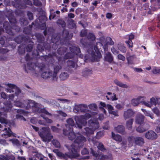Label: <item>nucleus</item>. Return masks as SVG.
Instances as JSON below:
<instances>
[{
    "instance_id": "f257e3e1",
    "label": "nucleus",
    "mask_w": 160,
    "mask_h": 160,
    "mask_svg": "<svg viewBox=\"0 0 160 160\" xmlns=\"http://www.w3.org/2000/svg\"><path fill=\"white\" fill-rule=\"evenodd\" d=\"M100 42H97L96 46L94 47V49L96 51L102 49H103L105 51H107L109 45H112L114 44V42L109 37L105 38L102 37L100 38Z\"/></svg>"
},
{
    "instance_id": "f03ea898",
    "label": "nucleus",
    "mask_w": 160,
    "mask_h": 160,
    "mask_svg": "<svg viewBox=\"0 0 160 160\" xmlns=\"http://www.w3.org/2000/svg\"><path fill=\"white\" fill-rule=\"evenodd\" d=\"M86 141V139L84 136L81 135H78L73 143L69 147V149L73 150V151H76L78 154H79V149L83 147L84 143Z\"/></svg>"
},
{
    "instance_id": "7ed1b4c3",
    "label": "nucleus",
    "mask_w": 160,
    "mask_h": 160,
    "mask_svg": "<svg viewBox=\"0 0 160 160\" xmlns=\"http://www.w3.org/2000/svg\"><path fill=\"white\" fill-rule=\"evenodd\" d=\"M65 146L68 149L69 152L68 153H66L65 154H64L60 152L58 149H54L53 151L60 158L66 160L68 158H72L77 157L79 156V154H78L77 151H73V150L69 149V147L67 145H65Z\"/></svg>"
},
{
    "instance_id": "20e7f679",
    "label": "nucleus",
    "mask_w": 160,
    "mask_h": 160,
    "mask_svg": "<svg viewBox=\"0 0 160 160\" xmlns=\"http://www.w3.org/2000/svg\"><path fill=\"white\" fill-rule=\"evenodd\" d=\"M92 117L91 115L89 113H87L84 115L79 116H76L74 117V119L77 127L80 129L82 128L87 124V120Z\"/></svg>"
},
{
    "instance_id": "39448f33",
    "label": "nucleus",
    "mask_w": 160,
    "mask_h": 160,
    "mask_svg": "<svg viewBox=\"0 0 160 160\" xmlns=\"http://www.w3.org/2000/svg\"><path fill=\"white\" fill-rule=\"evenodd\" d=\"M42 131L38 132L39 136L42 140L45 142H49L53 138V136L51 133V130L49 127L42 128Z\"/></svg>"
},
{
    "instance_id": "423d86ee",
    "label": "nucleus",
    "mask_w": 160,
    "mask_h": 160,
    "mask_svg": "<svg viewBox=\"0 0 160 160\" xmlns=\"http://www.w3.org/2000/svg\"><path fill=\"white\" fill-rule=\"evenodd\" d=\"M73 111L76 113H79L80 112L84 113H89L91 115H94L97 114L95 112H92L91 111L88 109V106L85 104H75L73 108Z\"/></svg>"
},
{
    "instance_id": "0eeeda50",
    "label": "nucleus",
    "mask_w": 160,
    "mask_h": 160,
    "mask_svg": "<svg viewBox=\"0 0 160 160\" xmlns=\"http://www.w3.org/2000/svg\"><path fill=\"white\" fill-rule=\"evenodd\" d=\"M5 85L8 87V88L5 89L6 91L8 92H14L13 90L14 89L15 90V93L17 96H18L21 92V91L19 88L14 84L8 83L6 84Z\"/></svg>"
},
{
    "instance_id": "6e6552de",
    "label": "nucleus",
    "mask_w": 160,
    "mask_h": 160,
    "mask_svg": "<svg viewBox=\"0 0 160 160\" xmlns=\"http://www.w3.org/2000/svg\"><path fill=\"white\" fill-rule=\"evenodd\" d=\"M135 114V112L132 109H129L124 112L123 117L125 120L129 118L133 117Z\"/></svg>"
},
{
    "instance_id": "1a4fd4ad",
    "label": "nucleus",
    "mask_w": 160,
    "mask_h": 160,
    "mask_svg": "<svg viewBox=\"0 0 160 160\" xmlns=\"http://www.w3.org/2000/svg\"><path fill=\"white\" fill-rule=\"evenodd\" d=\"M63 134L65 136H67L68 139L71 140H73L77 136L72 131V129L68 130L67 129H64Z\"/></svg>"
},
{
    "instance_id": "9d476101",
    "label": "nucleus",
    "mask_w": 160,
    "mask_h": 160,
    "mask_svg": "<svg viewBox=\"0 0 160 160\" xmlns=\"http://www.w3.org/2000/svg\"><path fill=\"white\" fill-rule=\"evenodd\" d=\"M145 137L148 139L153 140L156 139L158 136L157 134L153 131L149 130L145 133Z\"/></svg>"
},
{
    "instance_id": "9b49d317",
    "label": "nucleus",
    "mask_w": 160,
    "mask_h": 160,
    "mask_svg": "<svg viewBox=\"0 0 160 160\" xmlns=\"http://www.w3.org/2000/svg\"><path fill=\"white\" fill-rule=\"evenodd\" d=\"M145 98L144 96H139L136 98L132 99L131 101V104L133 106H137L141 102L142 100H144Z\"/></svg>"
},
{
    "instance_id": "f8f14e48",
    "label": "nucleus",
    "mask_w": 160,
    "mask_h": 160,
    "mask_svg": "<svg viewBox=\"0 0 160 160\" xmlns=\"http://www.w3.org/2000/svg\"><path fill=\"white\" fill-rule=\"evenodd\" d=\"M91 153L94 157L95 160H105V155L101 153L97 154L91 148Z\"/></svg>"
},
{
    "instance_id": "ddd939ff",
    "label": "nucleus",
    "mask_w": 160,
    "mask_h": 160,
    "mask_svg": "<svg viewBox=\"0 0 160 160\" xmlns=\"http://www.w3.org/2000/svg\"><path fill=\"white\" fill-rule=\"evenodd\" d=\"M36 67L35 63L29 62L27 63L26 66H25L24 69L28 73L30 71L34 70Z\"/></svg>"
},
{
    "instance_id": "4468645a",
    "label": "nucleus",
    "mask_w": 160,
    "mask_h": 160,
    "mask_svg": "<svg viewBox=\"0 0 160 160\" xmlns=\"http://www.w3.org/2000/svg\"><path fill=\"white\" fill-rule=\"evenodd\" d=\"M52 71L49 70L43 71L41 75V77L45 79H48L52 77Z\"/></svg>"
},
{
    "instance_id": "2eb2a0df",
    "label": "nucleus",
    "mask_w": 160,
    "mask_h": 160,
    "mask_svg": "<svg viewBox=\"0 0 160 160\" xmlns=\"http://www.w3.org/2000/svg\"><path fill=\"white\" fill-rule=\"evenodd\" d=\"M61 69V67L60 65H56L54 67L53 73L52 75V80L56 81L58 78L57 73L59 70Z\"/></svg>"
},
{
    "instance_id": "dca6fc26",
    "label": "nucleus",
    "mask_w": 160,
    "mask_h": 160,
    "mask_svg": "<svg viewBox=\"0 0 160 160\" xmlns=\"http://www.w3.org/2000/svg\"><path fill=\"white\" fill-rule=\"evenodd\" d=\"M145 117L142 114H139L137 115L135 118V122L138 124H142L144 121Z\"/></svg>"
},
{
    "instance_id": "f3484780",
    "label": "nucleus",
    "mask_w": 160,
    "mask_h": 160,
    "mask_svg": "<svg viewBox=\"0 0 160 160\" xmlns=\"http://www.w3.org/2000/svg\"><path fill=\"white\" fill-rule=\"evenodd\" d=\"M47 18L46 16H42L39 17V18L38 19H37L36 20V23L40 25V23H39V22L40 23H42V25L43 27L44 28H43L45 27L46 24L45 23V22Z\"/></svg>"
},
{
    "instance_id": "a211bd4d",
    "label": "nucleus",
    "mask_w": 160,
    "mask_h": 160,
    "mask_svg": "<svg viewBox=\"0 0 160 160\" xmlns=\"http://www.w3.org/2000/svg\"><path fill=\"white\" fill-rule=\"evenodd\" d=\"M88 123L90 124V127L94 130L99 127L98 123L96 120L90 119L88 121Z\"/></svg>"
},
{
    "instance_id": "6ab92c4d",
    "label": "nucleus",
    "mask_w": 160,
    "mask_h": 160,
    "mask_svg": "<svg viewBox=\"0 0 160 160\" xmlns=\"http://www.w3.org/2000/svg\"><path fill=\"white\" fill-rule=\"evenodd\" d=\"M67 124H66V126L67 128L66 129H68V130L72 129L71 128L74 126L75 125L74 122L72 118H69L66 120Z\"/></svg>"
},
{
    "instance_id": "aec40b11",
    "label": "nucleus",
    "mask_w": 160,
    "mask_h": 160,
    "mask_svg": "<svg viewBox=\"0 0 160 160\" xmlns=\"http://www.w3.org/2000/svg\"><path fill=\"white\" fill-rule=\"evenodd\" d=\"M34 106H33V108H35L37 109H38V110H39V112H42L44 113L47 115L51 116V114L49 113L47 111L45 110V109H40V105L38 103H36L35 102Z\"/></svg>"
},
{
    "instance_id": "412c9836",
    "label": "nucleus",
    "mask_w": 160,
    "mask_h": 160,
    "mask_svg": "<svg viewBox=\"0 0 160 160\" xmlns=\"http://www.w3.org/2000/svg\"><path fill=\"white\" fill-rule=\"evenodd\" d=\"M24 103H25L26 105H25L26 108L28 109L31 108H33L34 104L35 102L32 100H27L24 101Z\"/></svg>"
},
{
    "instance_id": "4be33fe9",
    "label": "nucleus",
    "mask_w": 160,
    "mask_h": 160,
    "mask_svg": "<svg viewBox=\"0 0 160 160\" xmlns=\"http://www.w3.org/2000/svg\"><path fill=\"white\" fill-rule=\"evenodd\" d=\"M115 129L117 132L123 134L125 133V128L123 125H119L115 128Z\"/></svg>"
},
{
    "instance_id": "5701e85b",
    "label": "nucleus",
    "mask_w": 160,
    "mask_h": 160,
    "mask_svg": "<svg viewBox=\"0 0 160 160\" xmlns=\"http://www.w3.org/2000/svg\"><path fill=\"white\" fill-rule=\"evenodd\" d=\"M144 143V139L139 137H135V145L142 146Z\"/></svg>"
},
{
    "instance_id": "b1692460",
    "label": "nucleus",
    "mask_w": 160,
    "mask_h": 160,
    "mask_svg": "<svg viewBox=\"0 0 160 160\" xmlns=\"http://www.w3.org/2000/svg\"><path fill=\"white\" fill-rule=\"evenodd\" d=\"M107 108L108 109L109 112L116 116H118V112L117 111H114L113 107L109 104L107 105Z\"/></svg>"
},
{
    "instance_id": "393cba45",
    "label": "nucleus",
    "mask_w": 160,
    "mask_h": 160,
    "mask_svg": "<svg viewBox=\"0 0 160 160\" xmlns=\"http://www.w3.org/2000/svg\"><path fill=\"white\" fill-rule=\"evenodd\" d=\"M69 77L68 73L66 71L62 72L59 76V78L60 80L63 81L67 79Z\"/></svg>"
},
{
    "instance_id": "a878e982",
    "label": "nucleus",
    "mask_w": 160,
    "mask_h": 160,
    "mask_svg": "<svg viewBox=\"0 0 160 160\" xmlns=\"http://www.w3.org/2000/svg\"><path fill=\"white\" fill-rule=\"evenodd\" d=\"M3 27L7 33L9 34H12V28L10 26L8 22H4L3 23Z\"/></svg>"
},
{
    "instance_id": "bb28decb",
    "label": "nucleus",
    "mask_w": 160,
    "mask_h": 160,
    "mask_svg": "<svg viewBox=\"0 0 160 160\" xmlns=\"http://www.w3.org/2000/svg\"><path fill=\"white\" fill-rule=\"evenodd\" d=\"M15 158V157L12 155L10 156L0 155V160H14Z\"/></svg>"
},
{
    "instance_id": "cd10ccee",
    "label": "nucleus",
    "mask_w": 160,
    "mask_h": 160,
    "mask_svg": "<svg viewBox=\"0 0 160 160\" xmlns=\"http://www.w3.org/2000/svg\"><path fill=\"white\" fill-rule=\"evenodd\" d=\"M104 59L106 61L111 63L113 61V58L111 53L108 52L105 54Z\"/></svg>"
},
{
    "instance_id": "c85d7f7f",
    "label": "nucleus",
    "mask_w": 160,
    "mask_h": 160,
    "mask_svg": "<svg viewBox=\"0 0 160 160\" xmlns=\"http://www.w3.org/2000/svg\"><path fill=\"white\" fill-rule=\"evenodd\" d=\"M114 82L116 85L121 88H128L129 87V86L127 84H124L117 79H115L114 80Z\"/></svg>"
},
{
    "instance_id": "c756f323",
    "label": "nucleus",
    "mask_w": 160,
    "mask_h": 160,
    "mask_svg": "<svg viewBox=\"0 0 160 160\" xmlns=\"http://www.w3.org/2000/svg\"><path fill=\"white\" fill-rule=\"evenodd\" d=\"M85 133L87 136H90L91 134H93L94 130L91 127H86L84 128Z\"/></svg>"
},
{
    "instance_id": "7c9ffc66",
    "label": "nucleus",
    "mask_w": 160,
    "mask_h": 160,
    "mask_svg": "<svg viewBox=\"0 0 160 160\" xmlns=\"http://www.w3.org/2000/svg\"><path fill=\"white\" fill-rule=\"evenodd\" d=\"M92 73V70L88 68H85L83 70L82 76L84 77H87Z\"/></svg>"
},
{
    "instance_id": "2f4dec72",
    "label": "nucleus",
    "mask_w": 160,
    "mask_h": 160,
    "mask_svg": "<svg viewBox=\"0 0 160 160\" xmlns=\"http://www.w3.org/2000/svg\"><path fill=\"white\" fill-rule=\"evenodd\" d=\"M112 136L113 139L117 141L121 142L122 140L121 136L118 134H115L112 132Z\"/></svg>"
},
{
    "instance_id": "473e14b6",
    "label": "nucleus",
    "mask_w": 160,
    "mask_h": 160,
    "mask_svg": "<svg viewBox=\"0 0 160 160\" xmlns=\"http://www.w3.org/2000/svg\"><path fill=\"white\" fill-rule=\"evenodd\" d=\"M12 106L10 102H9L5 103L3 107V108L5 112H9L11 111Z\"/></svg>"
},
{
    "instance_id": "72a5a7b5",
    "label": "nucleus",
    "mask_w": 160,
    "mask_h": 160,
    "mask_svg": "<svg viewBox=\"0 0 160 160\" xmlns=\"http://www.w3.org/2000/svg\"><path fill=\"white\" fill-rule=\"evenodd\" d=\"M133 121V119H130L127 121L126 123V128L128 130H131L132 128V124Z\"/></svg>"
},
{
    "instance_id": "f704fd0d",
    "label": "nucleus",
    "mask_w": 160,
    "mask_h": 160,
    "mask_svg": "<svg viewBox=\"0 0 160 160\" xmlns=\"http://www.w3.org/2000/svg\"><path fill=\"white\" fill-rule=\"evenodd\" d=\"M134 55L129 56V53H127V60L128 64L129 65L133 64L132 61L135 57Z\"/></svg>"
},
{
    "instance_id": "c9c22d12",
    "label": "nucleus",
    "mask_w": 160,
    "mask_h": 160,
    "mask_svg": "<svg viewBox=\"0 0 160 160\" xmlns=\"http://www.w3.org/2000/svg\"><path fill=\"white\" fill-rule=\"evenodd\" d=\"M71 52L77 55L80 52V48L76 47H72V48H70Z\"/></svg>"
},
{
    "instance_id": "e433bc0d",
    "label": "nucleus",
    "mask_w": 160,
    "mask_h": 160,
    "mask_svg": "<svg viewBox=\"0 0 160 160\" xmlns=\"http://www.w3.org/2000/svg\"><path fill=\"white\" fill-rule=\"evenodd\" d=\"M6 131V132H5V133L2 135V136L4 135L5 136H7L8 137H10L11 136L12 133V132L9 128H8V130H7V128H5L3 130V131Z\"/></svg>"
},
{
    "instance_id": "4c0bfd02",
    "label": "nucleus",
    "mask_w": 160,
    "mask_h": 160,
    "mask_svg": "<svg viewBox=\"0 0 160 160\" xmlns=\"http://www.w3.org/2000/svg\"><path fill=\"white\" fill-rule=\"evenodd\" d=\"M96 145L98 149L102 151H104L106 149L104 147L103 145L101 142H97L96 143Z\"/></svg>"
},
{
    "instance_id": "58836bf2",
    "label": "nucleus",
    "mask_w": 160,
    "mask_h": 160,
    "mask_svg": "<svg viewBox=\"0 0 160 160\" xmlns=\"http://www.w3.org/2000/svg\"><path fill=\"white\" fill-rule=\"evenodd\" d=\"M142 110L144 114L146 116L150 117V118L152 119L154 118V117L152 113H150L149 112L143 109H142Z\"/></svg>"
},
{
    "instance_id": "ea45409f",
    "label": "nucleus",
    "mask_w": 160,
    "mask_h": 160,
    "mask_svg": "<svg viewBox=\"0 0 160 160\" xmlns=\"http://www.w3.org/2000/svg\"><path fill=\"white\" fill-rule=\"evenodd\" d=\"M0 122L2 124H4L5 127H6L7 125L9 124V122L8 120L2 117H0Z\"/></svg>"
},
{
    "instance_id": "a19ab883",
    "label": "nucleus",
    "mask_w": 160,
    "mask_h": 160,
    "mask_svg": "<svg viewBox=\"0 0 160 160\" xmlns=\"http://www.w3.org/2000/svg\"><path fill=\"white\" fill-rule=\"evenodd\" d=\"M9 141H11L12 144L17 146H19L21 145V143L16 138H14L10 139Z\"/></svg>"
},
{
    "instance_id": "79ce46f5",
    "label": "nucleus",
    "mask_w": 160,
    "mask_h": 160,
    "mask_svg": "<svg viewBox=\"0 0 160 160\" xmlns=\"http://www.w3.org/2000/svg\"><path fill=\"white\" fill-rule=\"evenodd\" d=\"M135 137L132 136L129 137L128 138V140L130 144L132 145L134 143H135Z\"/></svg>"
},
{
    "instance_id": "37998d69",
    "label": "nucleus",
    "mask_w": 160,
    "mask_h": 160,
    "mask_svg": "<svg viewBox=\"0 0 160 160\" xmlns=\"http://www.w3.org/2000/svg\"><path fill=\"white\" fill-rule=\"evenodd\" d=\"M52 144L57 148H60V144L59 142L56 139H53L52 141Z\"/></svg>"
},
{
    "instance_id": "c03bdc74",
    "label": "nucleus",
    "mask_w": 160,
    "mask_h": 160,
    "mask_svg": "<svg viewBox=\"0 0 160 160\" xmlns=\"http://www.w3.org/2000/svg\"><path fill=\"white\" fill-rule=\"evenodd\" d=\"M118 49L121 51L125 53L126 51V48L122 44H118Z\"/></svg>"
},
{
    "instance_id": "a18cd8bd",
    "label": "nucleus",
    "mask_w": 160,
    "mask_h": 160,
    "mask_svg": "<svg viewBox=\"0 0 160 160\" xmlns=\"http://www.w3.org/2000/svg\"><path fill=\"white\" fill-rule=\"evenodd\" d=\"M66 51V48L65 47H62L59 48L57 50V52L59 54L62 55Z\"/></svg>"
},
{
    "instance_id": "49530a36",
    "label": "nucleus",
    "mask_w": 160,
    "mask_h": 160,
    "mask_svg": "<svg viewBox=\"0 0 160 160\" xmlns=\"http://www.w3.org/2000/svg\"><path fill=\"white\" fill-rule=\"evenodd\" d=\"M20 22L21 25L22 26L27 25L28 23L27 20L23 18L20 19Z\"/></svg>"
},
{
    "instance_id": "de8ad7c7",
    "label": "nucleus",
    "mask_w": 160,
    "mask_h": 160,
    "mask_svg": "<svg viewBox=\"0 0 160 160\" xmlns=\"http://www.w3.org/2000/svg\"><path fill=\"white\" fill-rule=\"evenodd\" d=\"M88 107L90 110L93 111H95L97 108L96 104L95 103H92L89 105L88 106Z\"/></svg>"
},
{
    "instance_id": "09e8293b",
    "label": "nucleus",
    "mask_w": 160,
    "mask_h": 160,
    "mask_svg": "<svg viewBox=\"0 0 160 160\" xmlns=\"http://www.w3.org/2000/svg\"><path fill=\"white\" fill-rule=\"evenodd\" d=\"M57 23L59 26H61L62 27H64L66 26V24L64 21L62 19H59L57 22Z\"/></svg>"
},
{
    "instance_id": "8fccbe9b",
    "label": "nucleus",
    "mask_w": 160,
    "mask_h": 160,
    "mask_svg": "<svg viewBox=\"0 0 160 160\" xmlns=\"http://www.w3.org/2000/svg\"><path fill=\"white\" fill-rule=\"evenodd\" d=\"M68 66L70 68H74L75 66V63L71 60H68L67 62Z\"/></svg>"
},
{
    "instance_id": "3c124183",
    "label": "nucleus",
    "mask_w": 160,
    "mask_h": 160,
    "mask_svg": "<svg viewBox=\"0 0 160 160\" xmlns=\"http://www.w3.org/2000/svg\"><path fill=\"white\" fill-rule=\"evenodd\" d=\"M14 103L15 105L16 106L22 108L25 107L24 104V103H22V102H21L19 101H15L14 102Z\"/></svg>"
},
{
    "instance_id": "603ef678",
    "label": "nucleus",
    "mask_w": 160,
    "mask_h": 160,
    "mask_svg": "<svg viewBox=\"0 0 160 160\" xmlns=\"http://www.w3.org/2000/svg\"><path fill=\"white\" fill-rule=\"evenodd\" d=\"M53 10L52 9L50 10V15L49 17V19L50 20H51V18L53 19L56 17V14L55 12H53Z\"/></svg>"
},
{
    "instance_id": "864d4df0",
    "label": "nucleus",
    "mask_w": 160,
    "mask_h": 160,
    "mask_svg": "<svg viewBox=\"0 0 160 160\" xmlns=\"http://www.w3.org/2000/svg\"><path fill=\"white\" fill-rule=\"evenodd\" d=\"M150 102L151 104V105H156L157 104L156 98L154 97H152L150 99Z\"/></svg>"
},
{
    "instance_id": "5fc2aeb1",
    "label": "nucleus",
    "mask_w": 160,
    "mask_h": 160,
    "mask_svg": "<svg viewBox=\"0 0 160 160\" xmlns=\"http://www.w3.org/2000/svg\"><path fill=\"white\" fill-rule=\"evenodd\" d=\"M141 103L142 104H144L145 106L149 108H151L152 107L151 104L150 103V102H149V101L145 102L142 101Z\"/></svg>"
},
{
    "instance_id": "6e6d98bb",
    "label": "nucleus",
    "mask_w": 160,
    "mask_h": 160,
    "mask_svg": "<svg viewBox=\"0 0 160 160\" xmlns=\"http://www.w3.org/2000/svg\"><path fill=\"white\" fill-rule=\"evenodd\" d=\"M144 129H143L141 125L139 126L136 129V130L138 132L142 133L145 132L144 131Z\"/></svg>"
},
{
    "instance_id": "4d7b16f0",
    "label": "nucleus",
    "mask_w": 160,
    "mask_h": 160,
    "mask_svg": "<svg viewBox=\"0 0 160 160\" xmlns=\"http://www.w3.org/2000/svg\"><path fill=\"white\" fill-rule=\"evenodd\" d=\"M153 112L157 115L159 116L160 115V112L159 109L157 108H155L152 109Z\"/></svg>"
},
{
    "instance_id": "13d9d810",
    "label": "nucleus",
    "mask_w": 160,
    "mask_h": 160,
    "mask_svg": "<svg viewBox=\"0 0 160 160\" xmlns=\"http://www.w3.org/2000/svg\"><path fill=\"white\" fill-rule=\"evenodd\" d=\"M41 116L44 119L46 122L48 123H51L53 122V121L52 120L49 119L48 118H46L43 116L42 115H41Z\"/></svg>"
},
{
    "instance_id": "bf43d9fd",
    "label": "nucleus",
    "mask_w": 160,
    "mask_h": 160,
    "mask_svg": "<svg viewBox=\"0 0 160 160\" xmlns=\"http://www.w3.org/2000/svg\"><path fill=\"white\" fill-rule=\"evenodd\" d=\"M113 158L112 155L111 154H109L108 155H105V160H112Z\"/></svg>"
},
{
    "instance_id": "052dcab7",
    "label": "nucleus",
    "mask_w": 160,
    "mask_h": 160,
    "mask_svg": "<svg viewBox=\"0 0 160 160\" xmlns=\"http://www.w3.org/2000/svg\"><path fill=\"white\" fill-rule=\"evenodd\" d=\"M33 45L32 44H29L26 47V49L28 52H30L32 49Z\"/></svg>"
},
{
    "instance_id": "680f3d73",
    "label": "nucleus",
    "mask_w": 160,
    "mask_h": 160,
    "mask_svg": "<svg viewBox=\"0 0 160 160\" xmlns=\"http://www.w3.org/2000/svg\"><path fill=\"white\" fill-rule=\"evenodd\" d=\"M118 59L121 60L123 61H124L125 60V57L121 54H119L118 55Z\"/></svg>"
},
{
    "instance_id": "e2e57ef3",
    "label": "nucleus",
    "mask_w": 160,
    "mask_h": 160,
    "mask_svg": "<svg viewBox=\"0 0 160 160\" xmlns=\"http://www.w3.org/2000/svg\"><path fill=\"white\" fill-rule=\"evenodd\" d=\"M8 144V143L6 142V140L4 139L0 138V145H5Z\"/></svg>"
},
{
    "instance_id": "0e129e2a",
    "label": "nucleus",
    "mask_w": 160,
    "mask_h": 160,
    "mask_svg": "<svg viewBox=\"0 0 160 160\" xmlns=\"http://www.w3.org/2000/svg\"><path fill=\"white\" fill-rule=\"evenodd\" d=\"M33 4L36 6H40L41 5V3L40 1L38 0H33Z\"/></svg>"
},
{
    "instance_id": "69168bd1",
    "label": "nucleus",
    "mask_w": 160,
    "mask_h": 160,
    "mask_svg": "<svg viewBox=\"0 0 160 160\" xmlns=\"http://www.w3.org/2000/svg\"><path fill=\"white\" fill-rule=\"evenodd\" d=\"M142 125L147 130L149 129L150 127L149 124L147 122L144 123Z\"/></svg>"
},
{
    "instance_id": "338daca9",
    "label": "nucleus",
    "mask_w": 160,
    "mask_h": 160,
    "mask_svg": "<svg viewBox=\"0 0 160 160\" xmlns=\"http://www.w3.org/2000/svg\"><path fill=\"white\" fill-rule=\"evenodd\" d=\"M152 72L153 74H160V69L154 68L152 70Z\"/></svg>"
},
{
    "instance_id": "774afa93",
    "label": "nucleus",
    "mask_w": 160,
    "mask_h": 160,
    "mask_svg": "<svg viewBox=\"0 0 160 160\" xmlns=\"http://www.w3.org/2000/svg\"><path fill=\"white\" fill-rule=\"evenodd\" d=\"M27 15L30 20H32L33 19V15L31 12H28Z\"/></svg>"
}]
</instances>
